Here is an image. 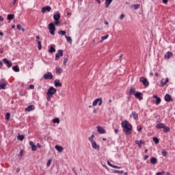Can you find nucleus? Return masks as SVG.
I'll return each mask as SVG.
<instances>
[{"label": "nucleus", "instance_id": "18", "mask_svg": "<svg viewBox=\"0 0 175 175\" xmlns=\"http://www.w3.org/2000/svg\"><path fill=\"white\" fill-rule=\"evenodd\" d=\"M157 162H158V160L157 159V158H155V157H152V158L150 159V163H151L152 165H157Z\"/></svg>", "mask_w": 175, "mask_h": 175}, {"label": "nucleus", "instance_id": "48", "mask_svg": "<svg viewBox=\"0 0 175 175\" xmlns=\"http://www.w3.org/2000/svg\"><path fill=\"white\" fill-rule=\"evenodd\" d=\"M51 165V159H49L46 163L47 167H49Z\"/></svg>", "mask_w": 175, "mask_h": 175}, {"label": "nucleus", "instance_id": "30", "mask_svg": "<svg viewBox=\"0 0 175 175\" xmlns=\"http://www.w3.org/2000/svg\"><path fill=\"white\" fill-rule=\"evenodd\" d=\"M8 20L12 21L14 18V14H10L8 15Z\"/></svg>", "mask_w": 175, "mask_h": 175}, {"label": "nucleus", "instance_id": "7", "mask_svg": "<svg viewBox=\"0 0 175 175\" xmlns=\"http://www.w3.org/2000/svg\"><path fill=\"white\" fill-rule=\"evenodd\" d=\"M139 81H141V83H143L144 85H145V87H148L149 85V83L147 81V79L145 77H141L139 79Z\"/></svg>", "mask_w": 175, "mask_h": 175}, {"label": "nucleus", "instance_id": "56", "mask_svg": "<svg viewBox=\"0 0 175 175\" xmlns=\"http://www.w3.org/2000/svg\"><path fill=\"white\" fill-rule=\"evenodd\" d=\"M29 88H30V90H33V88H35V85H29Z\"/></svg>", "mask_w": 175, "mask_h": 175}, {"label": "nucleus", "instance_id": "38", "mask_svg": "<svg viewBox=\"0 0 175 175\" xmlns=\"http://www.w3.org/2000/svg\"><path fill=\"white\" fill-rule=\"evenodd\" d=\"M99 102V98H96L92 103V106H96Z\"/></svg>", "mask_w": 175, "mask_h": 175}, {"label": "nucleus", "instance_id": "10", "mask_svg": "<svg viewBox=\"0 0 175 175\" xmlns=\"http://www.w3.org/2000/svg\"><path fill=\"white\" fill-rule=\"evenodd\" d=\"M4 64H5V65H7L8 68H11L12 63V62L9 61V59L4 58L3 59Z\"/></svg>", "mask_w": 175, "mask_h": 175}, {"label": "nucleus", "instance_id": "32", "mask_svg": "<svg viewBox=\"0 0 175 175\" xmlns=\"http://www.w3.org/2000/svg\"><path fill=\"white\" fill-rule=\"evenodd\" d=\"M56 73H57L58 75H61V73H62V68L58 67L56 68Z\"/></svg>", "mask_w": 175, "mask_h": 175}, {"label": "nucleus", "instance_id": "11", "mask_svg": "<svg viewBox=\"0 0 175 175\" xmlns=\"http://www.w3.org/2000/svg\"><path fill=\"white\" fill-rule=\"evenodd\" d=\"M165 102H173V98H172V96H170V94H167L165 96Z\"/></svg>", "mask_w": 175, "mask_h": 175}, {"label": "nucleus", "instance_id": "52", "mask_svg": "<svg viewBox=\"0 0 175 175\" xmlns=\"http://www.w3.org/2000/svg\"><path fill=\"white\" fill-rule=\"evenodd\" d=\"M162 174H165V172L162 171L161 172H157L156 174V175H162Z\"/></svg>", "mask_w": 175, "mask_h": 175}, {"label": "nucleus", "instance_id": "55", "mask_svg": "<svg viewBox=\"0 0 175 175\" xmlns=\"http://www.w3.org/2000/svg\"><path fill=\"white\" fill-rule=\"evenodd\" d=\"M24 151L23 150H21L19 152V156L20 157H23V154Z\"/></svg>", "mask_w": 175, "mask_h": 175}, {"label": "nucleus", "instance_id": "8", "mask_svg": "<svg viewBox=\"0 0 175 175\" xmlns=\"http://www.w3.org/2000/svg\"><path fill=\"white\" fill-rule=\"evenodd\" d=\"M92 147L94 148V150H97V151H99L100 149V146L96 143V142L92 143Z\"/></svg>", "mask_w": 175, "mask_h": 175}, {"label": "nucleus", "instance_id": "17", "mask_svg": "<svg viewBox=\"0 0 175 175\" xmlns=\"http://www.w3.org/2000/svg\"><path fill=\"white\" fill-rule=\"evenodd\" d=\"M32 110H35V106L33 105H29L25 108V111H32Z\"/></svg>", "mask_w": 175, "mask_h": 175}, {"label": "nucleus", "instance_id": "20", "mask_svg": "<svg viewBox=\"0 0 175 175\" xmlns=\"http://www.w3.org/2000/svg\"><path fill=\"white\" fill-rule=\"evenodd\" d=\"M29 145L31 147L32 151H36V145L33 144V142H29Z\"/></svg>", "mask_w": 175, "mask_h": 175}, {"label": "nucleus", "instance_id": "34", "mask_svg": "<svg viewBox=\"0 0 175 175\" xmlns=\"http://www.w3.org/2000/svg\"><path fill=\"white\" fill-rule=\"evenodd\" d=\"M135 92H136V90L133 88H131L129 90V94L132 95V94H135Z\"/></svg>", "mask_w": 175, "mask_h": 175}, {"label": "nucleus", "instance_id": "29", "mask_svg": "<svg viewBox=\"0 0 175 175\" xmlns=\"http://www.w3.org/2000/svg\"><path fill=\"white\" fill-rule=\"evenodd\" d=\"M12 70H14V72H20V68H18V66H13Z\"/></svg>", "mask_w": 175, "mask_h": 175}, {"label": "nucleus", "instance_id": "5", "mask_svg": "<svg viewBox=\"0 0 175 175\" xmlns=\"http://www.w3.org/2000/svg\"><path fill=\"white\" fill-rule=\"evenodd\" d=\"M64 55V51L62 49H60L58 51V53L55 55V60L58 61L59 59V57H63Z\"/></svg>", "mask_w": 175, "mask_h": 175}, {"label": "nucleus", "instance_id": "26", "mask_svg": "<svg viewBox=\"0 0 175 175\" xmlns=\"http://www.w3.org/2000/svg\"><path fill=\"white\" fill-rule=\"evenodd\" d=\"M132 116H133L134 120H137V118H139V116L137 115V113L135 111L132 112Z\"/></svg>", "mask_w": 175, "mask_h": 175}, {"label": "nucleus", "instance_id": "64", "mask_svg": "<svg viewBox=\"0 0 175 175\" xmlns=\"http://www.w3.org/2000/svg\"><path fill=\"white\" fill-rule=\"evenodd\" d=\"M115 133H118V129H115Z\"/></svg>", "mask_w": 175, "mask_h": 175}, {"label": "nucleus", "instance_id": "15", "mask_svg": "<svg viewBox=\"0 0 175 175\" xmlns=\"http://www.w3.org/2000/svg\"><path fill=\"white\" fill-rule=\"evenodd\" d=\"M171 57H173V53L172 52H167L165 55V59H169Z\"/></svg>", "mask_w": 175, "mask_h": 175}, {"label": "nucleus", "instance_id": "57", "mask_svg": "<svg viewBox=\"0 0 175 175\" xmlns=\"http://www.w3.org/2000/svg\"><path fill=\"white\" fill-rule=\"evenodd\" d=\"M107 165H109V166H110L111 167H113V164L110 163V161H107Z\"/></svg>", "mask_w": 175, "mask_h": 175}, {"label": "nucleus", "instance_id": "63", "mask_svg": "<svg viewBox=\"0 0 175 175\" xmlns=\"http://www.w3.org/2000/svg\"><path fill=\"white\" fill-rule=\"evenodd\" d=\"M168 0H163V3H167Z\"/></svg>", "mask_w": 175, "mask_h": 175}, {"label": "nucleus", "instance_id": "40", "mask_svg": "<svg viewBox=\"0 0 175 175\" xmlns=\"http://www.w3.org/2000/svg\"><path fill=\"white\" fill-rule=\"evenodd\" d=\"M65 36H66V39L67 42H69V43H72V38L67 36L66 35Z\"/></svg>", "mask_w": 175, "mask_h": 175}, {"label": "nucleus", "instance_id": "61", "mask_svg": "<svg viewBox=\"0 0 175 175\" xmlns=\"http://www.w3.org/2000/svg\"><path fill=\"white\" fill-rule=\"evenodd\" d=\"M142 129H143V127L137 129L138 132H142Z\"/></svg>", "mask_w": 175, "mask_h": 175}, {"label": "nucleus", "instance_id": "23", "mask_svg": "<svg viewBox=\"0 0 175 175\" xmlns=\"http://www.w3.org/2000/svg\"><path fill=\"white\" fill-rule=\"evenodd\" d=\"M16 28L17 29H18V31H22V32H25V29H24L23 26H21V25H17Z\"/></svg>", "mask_w": 175, "mask_h": 175}, {"label": "nucleus", "instance_id": "2", "mask_svg": "<svg viewBox=\"0 0 175 175\" xmlns=\"http://www.w3.org/2000/svg\"><path fill=\"white\" fill-rule=\"evenodd\" d=\"M49 29L51 35H55V26L54 25V23H51L49 25Z\"/></svg>", "mask_w": 175, "mask_h": 175}, {"label": "nucleus", "instance_id": "37", "mask_svg": "<svg viewBox=\"0 0 175 175\" xmlns=\"http://www.w3.org/2000/svg\"><path fill=\"white\" fill-rule=\"evenodd\" d=\"M94 137H95V135L94 134L92 135V136L90 137H89V142H90V143H93L94 142Z\"/></svg>", "mask_w": 175, "mask_h": 175}, {"label": "nucleus", "instance_id": "12", "mask_svg": "<svg viewBox=\"0 0 175 175\" xmlns=\"http://www.w3.org/2000/svg\"><path fill=\"white\" fill-rule=\"evenodd\" d=\"M45 12H51V7L50 5H46L42 8V13H44Z\"/></svg>", "mask_w": 175, "mask_h": 175}, {"label": "nucleus", "instance_id": "46", "mask_svg": "<svg viewBox=\"0 0 175 175\" xmlns=\"http://www.w3.org/2000/svg\"><path fill=\"white\" fill-rule=\"evenodd\" d=\"M55 25H59L60 23H59V20H55V22L54 23Z\"/></svg>", "mask_w": 175, "mask_h": 175}, {"label": "nucleus", "instance_id": "45", "mask_svg": "<svg viewBox=\"0 0 175 175\" xmlns=\"http://www.w3.org/2000/svg\"><path fill=\"white\" fill-rule=\"evenodd\" d=\"M67 63H68V57H65L64 59V63H63L64 66H66Z\"/></svg>", "mask_w": 175, "mask_h": 175}, {"label": "nucleus", "instance_id": "3", "mask_svg": "<svg viewBox=\"0 0 175 175\" xmlns=\"http://www.w3.org/2000/svg\"><path fill=\"white\" fill-rule=\"evenodd\" d=\"M55 92H57V89L53 87H50L47 90L46 94L49 95V96H53Z\"/></svg>", "mask_w": 175, "mask_h": 175}, {"label": "nucleus", "instance_id": "50", "mask_svg": "<svg viewBox=\"0 0 175 175\" xmlns=\"http://www.w3.org/2000/svg\"><path fill=\"white\" fill-rule=\"evenodd\" d=\"M162 155H163V157H166V155H167V152L166 151L163 150L162 152Z\"/></svg>", "mask_w": 175, "mask_h": 175}, {"label": "nucleus", "instance_id": "43", "mask_svg": "<svg viewBox=\"0 0 175 175\" xmlns=\"http://www.w3.org/2000/svg\"><path fill=\"white\" fill-rule=\"evenodd\" d=\"M135 144L138 145L139 148H142V143H140L139 141H135Z\"/></svg>", "mask_w": 175, "mask_h": 175}, {"label": "nucleus", "instance_id": "60", "mask_svg": "<svg viewBox=\"0 0 175 175\" xmlns=\"http://www.w3.org/2000/svg\"><path fill=\"white\" fill-rule=\"evenodd\" d=\"M96 111H98V109H95L93 110V113H94V114H96Z\"/></svg>", "mask_w": 175, "mask_h": 175}, {"label": "nucleus", "instance_id": "9", "mask_svg": "<svg viewBox=\"0 0 175 175\" xmlns=\"http://www.w3.org/2000/svg\"><path fill=\"white\" fill-rule=\"evenodd\" d=\"M8 85L7 81H0V90H5L6 86Z\"/></svg>", "mask_w": 175, "mask_h": 175}, {"label": "nucleus", "instance_id": "19", "mask_svg": "<svg viewBox=\"0 0 175 175\" xmlns=\"http://www.w3.org/2000/svg\"><path fill=\"white\" fill-rule=\"evenodd\" d=\"M55 148L59 151V152H62L64 151V147L62 146H58V145H56L55 146Z\"/></svg>", "mask_w": 175, "mask_h": 175}, {"label": "nucleus", "instance_id": "35", "mask_svg": "<svg viewBox=\"0 0 175 175\" xmlns=\"http://www.w3.org/2000/svg\"><path fill=\"white\" fill-rule=\"evenodd\" d=\"M107 38H109V34L105 36H103L101 38V40H100V42L102 43L103 42V40H106V39H107Z\"/></svg>", "mask_w": 175, "mask_h": 175}, {"label": "nucleus", "instance_id": "58", "mask_svg": "<svg viewBox=\"0 0 175 175\" xmlns=\"http://www.w3.org/2000/svg\"><path fill=\"white\" fill-rule=\"evenodd\" d=\"M144 161H147V159H148V155L144 156Z\"/></svg>", "mask_w": 175, "mask_h": 175}, {"label": "nucleus", "instance_id": "47", "mask_svg": "<svg viewBox=\"0 0 175 175\" xmlns=\"http://www.w3.org/2000/svg\"><path fill=\"white\" fill-rule=\"evenodd\" d=\"M114 173H119L120 174H122V173H124V171L114 170Z\"/></svg>", "mask_w": 175, "mask_h": 175}, {"label": "nucleus", "instance_id": "62", "mask_svg": "<svg viewBox=\"0 0 175 175\" xmlns=\"http://www.w3.org/2000/svg\"><path fill=\"white\" fill-rule=\"evenodd\" d=\"M104 23L105 24V25H109V22H107V21H105Z\"/></svg>", "mask_w": 175, "mask_h": 175}, {"label": "nucleus", "instance_id": "49", "mask_svg": "<svg viewBox=\"0 0 175 175\" xmlns=\"http://www.w3.org/2000/svg\"><path fill=\"white\" fill-rule=\"evenodd\" d=\"M98 99H99V100H98V106H102V103H103L102 98H99Z\"/></svg>", "mask_w": 175, "mask_h": 175}, {"label": "nucleus", "instance_id": "27", "mask_svg": "<svg viewBox=\"0 0 175 175\" xmlns=\"http://www.w3.org/2000/svg\"><path fill=\"white\" fill-rule=\"evenodd\" d=\"M131 8H133L134 10H137L140 8V4H135L131 5Z\"/></svg>", "mask_w": 175, "mask_h": 175}, {"label": "nucleus", "instance_id": "25", "mask_svg": "<svg viewBox=\"0 0 175 175\" xmlns=\"http://www.w3.org/2000/svg\"><path fill=\"white\" fill-rule=\"evenodd\" d=\"M18 140H20L21 142H23L24 140V139H25V136L24 135H20L18 134Z\"/></svg>", "mask_w": 175, "mask_h": 175}, {"label": "nucleus", "instance_id": "24", "mask_svg": "<svg viewBox=\"0 0 175 175\" xmlns=\"http://www.w3.org/2000/svg\"><path fill=\"white\" fill-rule=\"evenodd\" d=\"M113 2V0H105V7L109 8L110 6V3Z\"/></svg>", "mask_w": 175, "mask_h": 175}, {"label": "nucleus", "instance_id": "1", "mask_svg": "<svg viewBox=\"0 0 175 175\" xmlns=\"http://www.w3.org/2000/svg\"><path fill=\"white\" fill-rule=\"evenodd\" d=\"M122 127L123 128V132L125 133L126 135H131L132 132V124L129 123L127 120H124L122 122Z\"/></svg>", "mask_w": 175, "mask_h": 175}, {"label": "nucleus", "instance_id": "42", "mask_svg": "<svg viewBox=\"0 0 175 175\" xmlns=\"http://www.w3.org/2000/svg\"><path fill=\"white\" fill-rule=\"evenodd\" d=\"M58 33H59V35L64 36V35H66V31H58Z\"/></svg>", "mask_w": 175, "mask_h": 175}, {"label": "nucleus", "instance_id": "4", "mask_svg": "<svg viewBox=\"0 0 175 175\" xmlns=\"http://www.w3.org/2000/svg\"><path fill=\"white\" fill-rule=\"evenodd\" d=\"M53 76V73L48 72L46 74L44 75V79L45 80H52Z\"/></svg>", "mask_w": 175, "mask_h": 175}, {"label": "nucleus", "instance_id": "59", "mask_svg": "<svg viewBox=\"0 0 175 175\" xmlns=\"http://www.w3.org/2000/svg\"><path fill=\"white\" fill-rule=\"evenodd\" d=\"M37 147L38 148H42V145H40V144H37Z\"/></svg>", "mask_w": 175, "mask_h": 175}, {"label": "nucleus", "instance_id": "28", "mask_svg": "<svg viewBox=\"0 0 175 175\" xmlns=\"http://www.w3.org/2000/svg\"><path fill=\"white\" fill-rule=\"evenodd\" d=\"M49 53H51V54H53V53H55V48L51 46L49 50Z\"/></svg>", "mask_w": 175, "mask_h": 175}, {"label": "nucleus", "instance_id": "14", "mask_svg": "<svg viewBox=\"0 0 175 175\" xmlns=\"http://www.w3.org/2000/svg\"><path fill=\"white\" fill-rule=\"evenodd\" d=\"M169 83V78H167L165 81L163 82V79L161 81L160 87H163L164 85H166Z\"/></svg>", "mask_w": 175, "mask_h": 175}, {"label": "nucleus", "instance_id": "53", "mask_svg": "<svg viewBox=\"0 0 175 175\" xmlns=\"http://www.w3.org/2000/svg\"><path fill=\"white\" fill-rule=\"evenodd\" d=\"M112 167H113V169H121V167H118V166L114 165H113Z\"/></svg>", "mask_w": 175, "mask_h": 175}, {"label": "nucleus", "instance_id": "22", "mask_svg": "<svg viewBox=\"0 0 175 175\" xmlns=\"http://www.w3.org/2000/svg\"><path fill=\"white\" fill-rule=\"evenodd\" d=\"M156 128L157 129H162V128H165V124L163 123H159L156 125Z\"/></svg>", "mask_w": 175, "mask_h": 175}, {"label": "nucleus", "instance_id": "33", "mask_svg": "<svg viewBox=\"0 0 175 175\" xmlns=\"http://www.w3.org/2000/svg\"><path fill=\"white\" fill-rule=\"evenodd\" d=\"M38 50H42V42L40 40H37Z\"/></svg>", "mask_w": 175, "mask_h": 175}, {"label": "nucleus", "instance_id": "6", "mask_svg": "<svg viewBox=\"0 0 175 175\" xmlns=\"http://www.w3.org/2000/svg\"><path fill=\"white\" fill-rule=\"evenodd\" d=\"M96 128H97V132H98V133H100V135H103L106 133V130H105L103 127L100 126H97Z\"/></svg>", "mask_w": 175, "mask_h": 175}, {"label": "nucleus", "instance_id": "13", "mask_svg": "<svg viewBox=\"0 0 175 175\" xmlns=\"http://www.w3.org/2000/svg\"><path fill=\"white\" fill-rule=\"evenodd\" d=\"M53 18L56 21L59 20V18H61V14H59L58 12H55V14H53Z\"/></svg>", "mask_w": 175, "mask_h": 175}, {"label": "nucleus", "instance_id": "36", "mask_svg": "<svg viewBox=\"0 0 175 175\" xmlns=\"http://www.w3.org/2000/svg\"><path fill=\"white\" fill-rule=\"evenodd\" d=\"M152 140L156 144H158L159 143V139L157 137H153Z\"/></svg>", "mask_w": 175, "mask_h": 175}, {"label": "nucleus", "instance_id": "31", "mask_svg": "<svg viewBox=\"0 0 175 175\" xmlns=\"http://www.w3.org/2000/svg\"><path fill=\"white\" fill-rule=\"evenodd\" d=\"M163 132L165 133H166V132H170V128H169L168 126H164V127H163Z\"/></svg>", "mask_w": 175, "mask_h": 175}, {"label": "nucleus", "instance_id": "51", "mask_svg": "<svg viewBox=\"0 0 175 175\" xmlns=\"http://www.w3.org/2000/svg\"><path fill=\"white\" fill-rule=\"evenodd\" d=\"M125 17V15H124V14H122L120 16V20H124V18Z\"/></svg>", "mask_w": 175, "mask_h": 175}, {"label": "nucleus", "instance_id": "44", "mask_svg": "<svg viewBox=\"0 0 175 175\" xmlns=\"http://www.w3.org/2000/svg\"><path fill=\"white\" fill-rule=\"evenodd\" d=\"M161 98H157V100H156V105H159V103H161Z\"/></svg>", "mask_w": 175, "mask_h": 175}, {"label": "nucleus", "instance_id": "21", "mask_svg": "<svg viewBox=\"0 0 175 175\" xmlns=\"http://www.w3.org/2000/svg\"><path fill=\"white\" fill-rule=\"evenodd\" d=\"M134 95L136 98H138L139 100H143V97H142V92H137Z\"/></svg>", "mask_w": 175, "mask_h": 175}, {"label": "nucleus", "instance_id": "16", "mask_svg": "<svg viewBox=\"0 0 175 175\" xmlns=\"http://www.w3.org/2000/svg\"><path fill=\"white\" fill-rule=\"evenodd\" d=\"M55 87H62V83L59 82V79L55 80Z\"/></svg>", "mask_w": 175, "mask_h": 175}, {"label": "nucleus", "instance_id": "54", "mask_svg": "<svg viewBox=\"0 0 175 175\" xmlns=\"http://www.w3.org/2000/svg\"><path fill=\"white\" fill-rule=\"evenodd\" d=\"M52 96H53L47 95V97H46L47 100H51V97H52Z\"/></svg>", "mask_w": 175, "mask_h": 175}, {"label": "nucleus", "instance_id": "41", "mask_svg": "<svg viewBox=\"0 0 175 175\" xmlns=\"http://www.w3.org/2000/svg\"><path fill=\"white\" fill-rule=\"evenodd\" d=\"M5 120H10V113H7L5 114Z\"/></svg>", "mask_w": 175, "mask_h": 175}, {"label": "nucleus", "instance_id": "39", "mask_svg": "<svg viewBox=\"0 0 175 175\" xmlns=\"http://www.w3.org/2000/svg\"><path fill=\"white\" fill-rule=\"evenodd\" d=\"M53 124H59V118H55L53 120Z\"/></svg>", "mask_w": 175, "mask_h": 175}]
</instances>
